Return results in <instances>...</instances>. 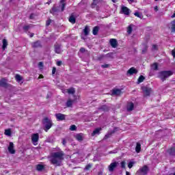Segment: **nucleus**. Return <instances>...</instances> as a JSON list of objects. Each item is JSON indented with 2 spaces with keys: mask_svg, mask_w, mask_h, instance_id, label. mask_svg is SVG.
<instances>
[{
  "mask_svg": "<svg viewBox=\"0 0 175 175\" xmlns=\"http://www.w3.org/2000/svg\"><path fill=\"white\" fill-rule=\"evenodd\" d=\"M64 157L65 154L64 151H59L52 153L50 157V162L52 165H56L57 166H61L62 161H64Z\"/></svg>",
  "mask_w": 175,
  "mask_h": 175,
  "instance_id": "nucleus-1",
  "label": "nucleus"
},
{
  "mask_svg": "<svg viewBox=\"0 0 175 175\" xmlns=\"http://www.w3.org/2000/svg\"><path fill=\"white\" fill-rule=\"evenodd\" d=\"M42 125L44 131H45V132H49V130L51 128V126H53V120L46 117L42 120Z\"/></svg>",
  "mask_w": 175,
  "mask_h": 175,
  "instance_id": "nucleus-2",
  "label": "nucleus"
},
{
  "mask_svg": "<svg viewBox=\"0 0 175 175\" xmlns=\"http://www.w3.org/2000/svg\"><path fill=\"white\" fill-rule=\"evenodd\" d=\"M173 75V72L170 70L168 71H161L159 72V78L161 79L162 81H165L166 79L170 77Z\"/></svg>",
  "mask_w": 175,
  "mask_h": 175,
  "instance_id": "nucleus-3",
  "label": "nucleus"
},
{
  "mask_svg": "<svg viewBox=\"0 0 175 175\" xmlns=\"http://www.w3.org/2000/svg\"><path fill=\"white\" fill-rule=\"evenodd\" d=\"M54 49L55 53H56V54H61V53H62V44L55 43L54 45Z\"/></svg>",
  "mask_w": 175,
  "mask_h": 175,
  "instance_id": "nucleus-4",
  "label": "nucleus"
},
{
  "mask_svg": "<svg viewBox=\"0 0 175 175\" xmlns=\"http://www.w3.org/2000/svg\"><path fill=\"white\" fill-rule=\"evenodd\" d=\"M142 90L144 92V96H150V95L151 94V88L147 86H144L142 87Z\"/></svg>",
  "mask_w": 175,
  "mask_h": 175,
  "instance_id": "nucleus-5",
  "label": "nucleus"
},
{
  "mask_svg": "<svg viewBox=\"0 0 175 175\" xmlns=\"http://www.w3.org/2000/svg\"><path fill=\"white\" fill-rule=\"evenodd\" d=\"M31 142L33 146H38V142H39V134L35 133L31 135Z\"/></svg>",
  "mask_w": 175,
  "mask_h": 175,
  "instance_id": "nucleus-6",
  "label": "nucleus"
},
{
  "mask_svg": "<svg viewBox=\"0 0 175 175\" xmlns=\"http://www.w3.org/2000/svg\"><path fill=\"white\" fill-rule=\"evenodd\" d=\"M137 69H136L135 67H132L130 69L127 70L126 76H132L133 75H137L138 73Z\"/></svg>",
  "mask_w": 175,
  "mask_h": 175,
  "instance_id": "nucleus-7",
  "label": "nucleus"
},
{
  "mask_svg": "<svg viewBox=\"0 0 175 175\" xmlns=\"http://www.w3.org/2000/svg\"><path fill=\"white\" fill-rule=\"evenodd\" d=\"M137 173L140 175L147 174V173H148V167L147 165H144L137 171Z\"/></svg>",
  "mask_w": 175,
  "mask_h": 175,
  "instance_id": "nucleus-8",
  "label": "nucleus"
},
{
  "mask_svg": "<svg viewBox=\"0 0 175 175\" xmlns=\"http://www.w3.org/2000/svg\"><path fill=\"white\" fill-rule=\"evenodd\" d=\"M120 12L122 14H125L126 16H129V14H131V10H129V8H128V7L123 5L121 8Z\"/></svg>",
  "mask_w": 175,
  "mask_h": 175,
  "instance_id": "nucleus-9",
  "label": "nucleus"
},
{
  "mask_svg": "<svg viewBox=\"0 0 175 175\" xmlns=\"http://www.w3.org/2000/svg\"><path fill=\"white\" fill-rule=\"evenodd\" d=\"M117 166H118V162H113V163H111L109 167H108V169H109V172H114V169H116V167H117Z\"/></svg>",
  "mask_w": 175,
  "mask_h": 175,
  "instance_id": "nucleus-10",
  "label": "nucleus"
},
{
  "mask_svg": "<svg viewBox=\"0 0 175 175\" xmlns=\"http://www.w3.org/2000/svg\"><path fill=\"white\" fill-rule=\"evenodd\" d=\"M0 87H3V88H8V87H9V84H8V80H6V79L3 78L0 79Z\"/></svg>",
  "mask_w": 175,
  "mask_h": 175,
  "instance_id": "nucleus-11",
  "label": "nucleus"
},
{
  "mask_svg": "<svg viewBox=\"0 0 175 175\" xmlns=\"http://www.w3.org/2000/svg\"><path fill=\"white\" fill-rule=\"evenodd\" d=\"M118 129L117 127H115V128L113 129V130H112V131H109V132L107 133V134L105 135V136L104 137V139L106 140L107 139H109V137H111V135L116 133V132H117Z\"/></svg>",
  "mask_w": 175,
  "mask_h": 175,
  "instance_id": "nucleus-12",
  "label": "nucleus"
},
{
  "mask_svg": "<svg viewBox=\"0 0 175 175\" xmlns=\"http://www.w3.org/2000/svg\"><path fill=\"white\" fill-rule=\"evenodd\" d=\"M8 151L10 154H16V150H14V144H13V142H10Z\"/></svg>",
  "mask_w": 175,
  "mask_h": 175,
  "instance_id": "nucleus-13",
  "label": "nucleus"
},
{
  "mask_svg": "<svg viewBox=\"0 0 175 175\" xmlns=\"http://www.w3.org/2000/svg\"><path fill=\"white\" fill-rule=\"evenodd\" d=\"M55 117H56L57 121H64V120H65L66 116H65L62 113H56Z\"/></svg>",
  "mask_w": 175,
  "mask_h": 175,
  "instance_id": "nucleus-14",
  "label": "nucleus"
},
{
  "mask_svg": "<svg viewBox=\"0 0 175 175\" xmlns=\"http://www.w3.org/2000/svg\"><path fill=\"white\" fill-rule=\"evenodd\" d=\"M109 43L111 44V47H113V49H116L117 47V45L118 44L117 40H116L114 38L110 39Z\"/></svg>",
  "mask_w": 175,
  "mask_h": 175,
  "instance_id": "nucleus-15",
  "label": "nucleus"
},
{
  "mask_svg": "<svg viewBox=\"0 0 175 175\" xmlns=\"http://www.w3.org/2000/svg\"><path fill=\"white\" fill-rule=\"evenodd\" d=\"M135 108V104L133 103L130 102L127 103L126 110L127 111H132Z\"/></svg>",
  "mask_w": 175,
  "mask_h": 175,
  "instance_id": "nucleus-16",
  "label": "nucleus"
},
{
  "mask_svg": "<svg viewBox=\"0 0 175 175\" xmlns=\"http://www.w3.org/2000/svg\"><path fill=\"white\" fill-rule=\"evenodd\" d=\"M103 0H93V2L91 5L92 9H95L96 8V5L100 3V2H102Z\"/></svg>",
  "mask_w": 175,
  "mask_h": 175,
  "instance_id": "nucleus-17",
  "label": "nucleus"
},
{
  "mask_svg": "<svg viewBox=\"0 0 175 175\" xmlns=\"http://www.w3.org/2000/svg\"><path fill=\"white\" fill-rule=\"evenodd\" d=\"M31 46L33 49H38L39 47H42V44L40 43V41H36L35 42H33L31 44Z\"/></svg>",
  "mask_w": 175,
  "mask_h": 175,
  "instance_id": "nucleus-18",
  "label": "nucleus"
},
{
  "mask_svg": "<svg viewBox=\"0 0 175 175\" xmlns=\"http://www.w3.org/2000/svg\"><path fill=\"white\" fill-rule=\"evenodd\" d=\"M100 131H102V128L95 129L94 131L92 133V136H96V135H100Z\"/></svg>",
  "mask_w": 175,
  "mask_h": 175,
  "instance_id": "nucleus-19",
  "label": "nucleus"
},
{
  "mask_svg": "<svg viewBox=\"0 0 175 175\" xmlns=\"http://www.w3.org/2000/svg\"><path fill=\"white\" fill-rule=\"evenodd\" d=\"M111 95H116V96L121 95V90H120V89L113 90Z\"/></svg>",
  "mask_w": 175,
  "mask_h": 175,
  "instance_id": "nucleus-20",
  "label": "nucleus"
},
{
  "mask_svg": "<svg viewBox=\"0 0 175 175\" xmlns=\"http://www.w3.org/2000/svg\"><path fill=\"white\" fill-rule=\"evenodd\" d=\"M167 152L171 155L172 157H175V148L172 147L170 149L167 150Z\"/></svg>",
  "mask_w": 175,
  "mask_h": 175,
  "instance_id": "nucleus-21",
  "label": "nucleus"
},
{
  "mask_svg": "<svg viewBox=\"0 0 175 175\" xmlns=\"http://www.w3.org/2000/svg\"><path fill=\"white\" fill-rule=\"evenodd\" d=\"M143 49H142V54H146L147 53V50L148 49V46L147 45V43L142 44Z\"/></svg>",
  "mask_w": 175,
  "mask_h": 175,
  "instance_id": "nucleus-22",
  "label": "nucleus"
},
{
  "mask_svg": "<svg viewBox=\"0 0 175 175\" xmlns=\"http://www.w3.org/2000/svg\"><path fill=\"white\" fill-rule=\"evenodd\" d=\"M75 139H77L78 142H83V133L77 134L75 135Z\"/></svg>",
  "mask_w": 175,
  "mask_h": 175,
  "instance_id": "nucleus-23",
  "label": "nucleus"
},
{
  "mask_svg": "<svg viewBox=\"0 0 175 175\" xmlns=\"http://www.w3.org/2000/svg\"><path fill=\"white\" fill-rule=\"evenodd\" d=\"M142 150V144H140V143L137 142L136 147H135V151L136 152H137V154H139V152H140Z\"/></svg>",
  "mask_w": 175,
  "mask_h": 175,
  "instance_id": "nucleus-24",
  "label": "nucleus"
},
{
  "mask_svg": "<svg viewBox=\"0 0 175 175\" xmlns=\"http://www.w3.org/2000/svg\"><path fill=\"white\" fill-rule=\"evenodd\" d=\"M36 170H38V172H42V170H44V165H43L42 164L37 165Z\"/></svg>",
  "mask_w": 175,
  "mask_h": 175,
  "instance_id": "nucleus-25",
  "label": "nucleus"
},
{
  "mask_svg": "<svg viewBox=\"0 0 175 175\" xmlns=\"http://www.w3.org/2000/svg\"><path fill=\"white\" fill-rule=\"evenodd\" d=\"M60 8L62 9V12H64L65 10V6H66V3H65V0H60Z\"/></svg>",
  "mask_w": 175,
  "mask_h": 175,
  "instance_id": "nucleus-26",
  "label": "nucleus"
},
{
  "mask_svg": "<svg viewBox=\"0 0 175 175\" xmlns=\"http://www.w3.org/2000/svg\"><path fill=\"white\" fill-rule=\"evenodd\" d=\"M146 80V77L143 75H140L139 77L137 79V84H140V83H143Z\"/></svg>",
  "mask_w": 175,
  "mask_h": 175,
  "instance_id": "nucleus-27",
  "label": "nucleus"
},
{
  "mask_svg": "<svg viewBox=\"0 0 175 175\" xmlns=\"http://www.w3.org/2000/svg\"><path fill=\"white\" fill-rule=\"evenodd\" d=\"M83 33L85 36H88V35L90 33V27L88 26L85 27V29H83Z\"/></svg>",
  "mask_w": 175,
  "mask_h": 175,
  "instance_id": "nucleus-28",
  "label": "nucleus"
},
{
  "mask_svg": "<svg viewBox=\"0 0 175 175\" xmlns=\"http://www.w3.org/2000/svg\"><path fill=\"white\" fill-rule=\"evenodd\" d=\"M73 102H75V100H71V99H69V100L66 102V107H72V105H73Z\"/></svg>",
  "mask_w": 175,
  "mask_h": 175,
  "instance_id": "nucleus-29",
  "label": "nucleus"
},
{
  "mask_svg": "<svg viewBox=\"0 0 175 175\" xmlns=\"http://www.w3.org/2000/svg\"><path fill=\"white\" fill-rule=\"evenodd\" d=\"M99 110H102L103 111H109V108L107 105H103L99 108Z\"/></svg>",
  "mask_w": 175,
  "mask_h": 175,
  "instance_id": "nucleus-30",
  "label": "nucleus"
},
{
  "mask_svg": "<svg viewBox=\"0 0 175 175\" xmlns=\"http://www.w3.org/2000/svg\"><path fill=\"white\" fill-rule=\"evenodd\" d=\"M68 20H69L70 23H71L72 24L76 23V18H75V16H73V15H71Z\"/></svg>",
  "mask_w": 175,
  "mask_h": 175,
  "instance_id": "nucleus-31",
  "label": "nucleus"
},
{
  "mask_svg": "<svg viewBox=\"0 0 175 175\" xmlns=\"http://www.w3.org/2000/svg\"><path fill=\"white\" fill-rule=\"evenodd\" d=\"M98 32H99V27L96 26L93 29L92 33L93 35H98Z\"/></svg>",
  "mask_w": 175,
  "mask_h": 175,
  "instance_id": "nucleus-32",
  "label": "nucleus"
},
{
  "mask_svg": "<svg viewBox=\"0 0 175 175\" xmlns=\"http://www.w3.org/2000/svg\"><path fill=\"white\" fill-rule=\"evenodd\" d=\"M133 26V25H130L127 27V33H129V35H131V33H132V31H133V28L132 27Z\"/></svg>",
  "mask_w": 175,
  "mask_h": 175,
  "instance_id": "nucleus-33",
  "label": "nucleus"
},
{
  "mask_svg": "<svg viewBox=\"0 0 175 175\" xmlns=\"http://www.w3.org/2000/svg\"><path fill=\"white\" fill-rule=\"evenodd\" d=\"M8 47V40L6 39L3 40V50H5Z\"/></svg>",
  "mask_w": 175,
  "mask_h": 175,
  "instance_id": "nucleus-34",
  "label": "nucleus"
},
{
  "mask_svg": "<svg viewBox=\"0 0 175 175\" xmlns=\"http://www.w3.org/2000/svg\"><path fill=\"white\" fill-rule=\"evenodd\" d=\"M68 93L71 94V95H74L76 92V90H75V88H70V89H68Z\"/></svg>",
  "mask_w": 175,
  "mask_h": 175,
  "instance_id": "nucleus-35",
  "label": "nucleus"
},
{
  "mask_svg": "<svg viewBox=\"0 0 175 175\" xmlns=\"http://www.w3.org/2000/svg\"><path fill=\"white\" fill-rule=\"evenodd\" d=\"M134 16L138 17L139 18H143V14H142V12H135L134 13Z\"/></svg>",
  "mask_w": 175,
  "mask_h": 175,
  "instance_id": "nucleus-36",
  "label": "nucleus"
},
{
  "mask_svg": "<svg viewBox=\"0 0 175 175\" xmlns=\"http://www.w3.org/2000/svg\"><path fill=\"white\" fill-rule=\"evenodd\" d=\"M151 69L152 70H158V64L157 63H154L152 66H151Z\"/></svg>",
  "mask_w": 175,
  "mask_h": 175,
  "instance_id": "nucleus-37",
  "label": "nucleus"
},
{
  "mask_svg": "<svg viewBox=\"0 0 175 175\" xmlns=\"http://www.w3.org/2000/svg\"><path fill=\"white\" fill-rule=\"evenodd\" d=\"M171 31L172 32H175V20L171 22Z\"/></svg>",
  "mask_w": 175,
  "mask_h": 175,
  "instance_id": "nucleus-38",
  "label": "nucleus"
},
{
  "mask_svg": "<svg viewBox=\"0 0 175 175\" xmlns=\"http://www.w3.org/2000/svg\"><path fill=\"white\" fill-rule=\"evenodd\" d=\"M91 167H92V164L89 163V164H88V165L85 167V168L83 169V170H84L85 172H87L88 170H90V169H91Z\"/></svg>",
  "mask_w": 175,
  "mask_h": 175,
  "instance_id": "nucleus-39",
  "label": "nucleus"
},
{
  "mask_svg": "<svg viewBox=\"0 0 175 175\" xmlns=\"http://www.w3.org/2000/svg\"><path fill=\"white\" fill-rule=\"evenodd\" d=\"M15 79H16V81H18V83H20V81H21V80H23V77L21 76H20V75H16L15 77Z\"/></svg>",
  "mask_w": 175,
  "mask_h": 175,
  "instance_id": "nucleus-40",
  "label": "nucleus"
},
{
  "mask_svg": "<svg viewBox=\"0 0 175 175\" xmlns=\"http://www.w3.org/2000/svg\"><path fill=\"white\" fill-rule=\"evenodd\" d=\"M5 135L6 136H11L12 135V131H10V129H6L5 130Z\"/></svg>",
  "mask_w": 175,
  "mask_h": 175,
  "instance_id": "nucleus-41",
  "label": "nucleus"
},
{
  "mask_svg": "<svg viewBox=\"0 0 175 175\" xmlns=\"http://www.w3.org/2000/svg\"><path fill=\"white\" fill-rule=\"evenodd\" d=\"M29 28H31V26L30 25H26V26H24L23 27V30L27 32V31H29Z\"/></svg>",
  "mask_w": 175,
  "mask_h": 175,
  "instance_id": "nucleus-42",
  "label": "nucleus"
},
{
  "mask_svg": "<svg viewBox=\"0 0 175 175\" xmlns=\"http://www.w3.org/2000/svg\"><path fill=\"white\" fill-rule=\"evenodd\" d=\"M101 68H103V69H106L107 68H110V64H103V65H101Z\"/></svg>",
  "mask_w": 175,
  "mask_h": 175,
  "instance_id": "nucleus-43",
  "label": "nucleus"
},
{
  "mask_svg": "<svg viewBox=\"0 0 175 175\" xmlns=\"http://www.w3.org/2000/svg\"><path fill=\"white\" fill-rule=\"evenodd\" d=\"M152 51H155L158 50V46L153 44L152 46Z\"/></svg>",
  "mask_w": 175,
  "mask_h": 175,
  "instance_id": "nucleus-44",
  "label": "nucleus"
},
{
  "mask_svg": "<svg viewBox=\"0 0 175 175\" xmlns=\"http://www.w3.org/2000/svg\"><path fill=\"white\" fill-rule=\"evenodd\" d=\"M57 12V10L55 7H53L51 10H50V13H55Z\"/></svg>",
  "mask_w": 175,
  "mask_h": 175,
  "instance_id": "nucleus-45",
  "label": "nucleus"
},
{
  "mask_svg": "<svg viewBox=\"0 0 175 175\" xmlns=\"http://www.w3.org/2000/svg\"><path fill=\"white\" fill-rule=\"evenodd\" d=\"M70 129L71 131H76V129H77L76 125H75V124L71 125L70 127Z\"/></svg>",
  "mask_w": 175,
  "mask_h": 175,
  "instance_id": "nucleus-46",
  "label": "nucleus"
},
{
  "mask_svg": "<svg viewBox=\"0 0 175 175\" xmlns=\"http://www.w3.org/2000/svg\"><path fill=\"white\" fill-rule=\"evenodd\" d=\"M128 167L129 169H132V167H133V162H132V161L129 162L128 164Z\"/></svg>",
  "mask_w": 175,
  "mask_h": 175,
  "instance_id": "nucleus-47",
  "label": "nucleus"
},
{
  "mask_svg": "<svg viewBox=\"0 0 175 175\" xmlns=\"http://www.w3.org/2000/svg\"><path fill=\"white\" fill-rule=\"evenodd\" d=\"M51 24V19L46 21V27H49V25H50Z\"/></svg>",
  "mask_w": 175,
  "mask_h": 175,
  "instance_id": "nucleus-48",
  "label": "nucleus"
},
{
  "mask_svg": "<svg viewBox=\"0 0 175 175\" xmlns=\"http://www.w3.org/2000/svg\"><path fill=\"white\" fill-rule=\"evenodd\" d=\"M125 165H126L125 161H122V162H121V167H122V168H125Z\"/></svg>",
  "mask_w": 175,
  "mask_h": 175,
  "instance_id": "nucleus-49",
  "label": "nucleus"
},
{
  "mask_svg": "<svg viewBox=\"0 0 175 175\" xmlns=\"http://www.w3.org/2000/svg\"><path fill=\"white\" fill-rule=\"evenodd\" d=\"M80 53H85L86 50L85 48H81L79 50Z\"/></svg>",
  "mask_w": 175,
  "mask_h": 175,
  "instance_id": "nucleus-50",
  "label": "nucleus"
},
{
  "mask_svg": "<svg viewBox=\"0 0 175 175\" xmlns=\"http://www.w3.org/2000/svg\"><path fill=\"white\" fill-rule=\"evenodd\" d=\"M62 144L63 146H66V139L65 138L62 139Z\"/></svg>",
  "mask_w": 175,
  "mask_h": 175,
  "instance_id": "nucleus-51",
  "label": "nucleus"
},
{
  "mask_svg": "<svg viewBox=\"0 0 175 175\" xmlns=\"http://www.w3.org/2000/svg\"><path fill=\"white\" fill-rule=\"evenodd\" d=\"M56 71H57V68H55V67H53L52 70V75H55Z\"/></svg>",
  "mask_w": 175,
  "mask_h": 175,
  "instance_id": "nucleus-52",
  "label": "nucleus"
},
{
  "mask_svg": "<svg viewBox=\"0 0 175 175\" xmlns=\"http://www.w3.org/2000/svg\"><path fill=\"white\" fill-rule=\"evenodd\" d=\"M172 55L175 58V48L172 51Z\"/></svg>",
  "mask_w": 175,
  "mask_h": 175,
  "instance_id": "nucleus-53",
  "label": "nucleus"
},
{
  "mask_svg": "<svg viewBox=\"0 0 175 175\" xmlns=\"http://www.w3.org/2000/svg\"><path fill=\"white\" fill-rule=\"evenodd\" d=\"M38 66H39V68H43V62H39Z\"/></svg>",
  "mask_w": 175,
  "mask_h": 175,
  "instance_id": "nucleus-54",
  "label": "nucleus"
},
{
  "mask_svg": "<svg viewBox=\"0 0 175 175\" xmlns=\"http://www.w3.org/2000/svg\"><path fill=\"white\" fill-rule=\"evenodd\" d=\"M57 66H61L62 65V62H61V61L57 62Z\"/></svg>",
  "mask_w": 175,
  "mask_h": 175,
  "instance_id": "nucleus-55",
  "label": "nucleus"
},
{
  "mask_svg": "<svg viewBox=\"0 0 175 175\" xmlns=\"http://www.w3.org/2000/svg\"><path fill=\"white\" fill-rule=\"evenodd\" d=\"M29 18H31V20H32V18H33V14H31L30 15Z\"/></svg>",
  "mask_w": 175,
  "mask_h": 175,
  "instance_id": "nucleus-56",
  "label": "nucleus"
},
{
  "mask_svg": "<svg viewBox=\"0 0 175 175\" xmlns=\"http://www.w3.org/2000/svg\"><path fill=\"white\" fill-rule=\"evenodd\" d=\"M174 17H175V12H174V14L171 16L172 18H174Z\"/></svg>",
  "mask_w": 175,
  "mask_h": 175,
  "instance_id": "nucleus-57",
  "label": "nucleus"
},
{
  "mask_svg": "<svg viewBox=\"0 0 175 175\" xmlns=\"http://www.w3.org/2000/svg\"><path fill=\"white\" fill-rule=\"evenodd\" d=\"M84 0H82L81 2L79 3V5H84V3L83 2Z\"/></svg>",
  "mask_w": 175,
  "mask_h": 175,
  "instance_id": "nucleus-58",
  "label": "nucleus"
},
{
  "mask_svg": "<svg viewBox=\"0 0 175 175\" xmlns=\"http://www.w3.org/2000/svg\"><path fill=\"white\" fill-rule=\"evenodd\" d=\"M126 175H131V173H129V172H126Z\"/></svg>",
  "mask_w": 175,
  "mask_h": 175,
  "instance_id": "nucleus-59",
  "label": "nucleus"
},
{
  "mask_svg": "<svg viewBox=\"0 0 175 175\" xmlns=\"http://www.w3.org/2000/svg\"><path fill=\"white\" fill-rule=\"evenodd\" d=\"M154 10H156V11L158 10V6H156V7L154 8Z\"/></svg>",
  "mask_w": 175,
  "mask_h": 175,
  "instance_id": "nucleus-60",
  "label": "nucleus"
},
{
  "mask_svg": "<svg viewBox=\"0 0 175 175\" xmlns=\"http://www.w3.org/2000/svg\"><path fill=\"white\" fill-rule=\"evenodd\" d=\"M112 2H113V3H116V2H117V0H111Z\"/></svg>",
  "mask_w": 175,
  "mask_h": 175,
  "instance_id": "nucleus-61",
  "label": "nucleus"
},
{
  "mask_svg": "<svg viewBox=\"0 0 175 175\" xmlns=\"http://www.w3.org/2000/svg\"><path fill=\"white\" fill-rule=\"evenodd\" d=\"M33 35H34L33 33L31 34L30 38H33Z\"/></svg>",
  "mask_w": 175,
  "mask_h": 175,
  "instance_id": "nucleus-62",
  "label": "nucleus"
},
{
  "mask_svg": "<svg viewBox=\"0 0 175 175\" xmlns=\"http://www.w3.org/2000/svg\"><path fill=\"white\" fill-rule=\"evenodd\" d=\"M110 154H116V152L111 151V152H110Z\"/></svg>",
  "mask_w": 175,
  "mask_h": 175,
  "instance_id": "nucleus-63",
  "label": "nucleus"
},
{
  "mask_svg": "<svg viewBox=\"0 0 175 175\" xmlns=\"http://www.w3.org/2000/svg\"><path fill=\"white\" fill-rule=\"evenodd\" d=\"M98 175H102V172H98Z\"/></svg>",
  "mask_w": 175,
  "mask_h": 175,
  "instance_id": "nucleus-64",
  "label": "nucleus"
}]
</instances>
